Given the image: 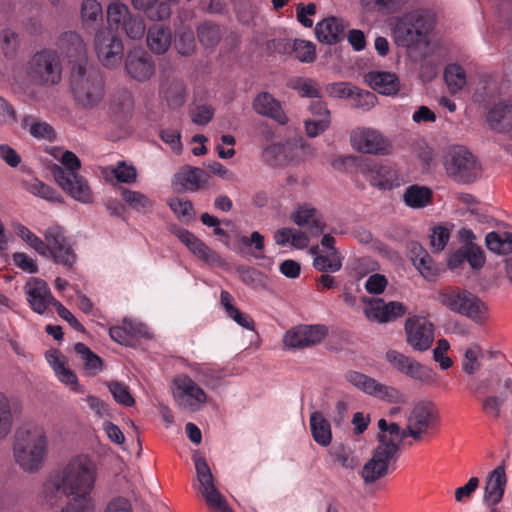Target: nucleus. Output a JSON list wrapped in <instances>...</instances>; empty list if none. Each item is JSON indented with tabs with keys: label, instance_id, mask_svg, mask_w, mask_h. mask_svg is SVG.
Instances as JSON below:
<instances>
[{
	"label": "nucleus",
	"instance_id": "1",
	"mask_svg": "<svg viewBox=\"0 0 512 512\" xmlns=\"http://www.w3.org/2000/svg\"><path fill=\"white\" fill-rule=\"evenodd\" d=\"M97 464L85 454L69 459L43 485V496L54 505L63 495L71 497L61 512H94L91 493L97 480Z\"/></svg>",
	"mask_w": 512,
	"mask_h": 512
},
{
	"label": "nucleus",
	"instance_id": "2",
	"mask_svg": "<svg viewBox=\"0 0 512 512\" xmlns=\"http://www.w3.org/2000/svg\"><path fill=\"white\" fill-rule=\"evenodd\" d=\"M49 440L45 427L29 422L18 427L13 436L15 463L25 472H37L47 459Z\"/></svg>",
	"mask_w": 512,
	"mask_h": 512
},
{
	"label": "nucleus",
	"instance_id": "3",
	"mask_svg": "<svg viewBox=\"0 0 512 512\" xmlns=\"http://www.w3.org/2000/svg\"><path fill=\"white\" fill-rule=\"evenodd\" d=\"M434 21L431 14L422 9L408 11L396 18L393 37L398 46L405 48L426 47Z\"/></svg>",
	"mask_w": 512,
	"mask_h": 512
},
{
	"label": "nucleus",
	"instance_id": "4",
	"mask_svg": "<svg viewBox=\"0 0 512 512\" xmlns=\"http://www.w3.org/2000/svg\"><path fill=\"white\" fill-rule=\"evenodd\" d=\"M70 85L75 100L83 107L97 105L104 94L102 77L87 64L72 68Z\"/></svg>",
	"mask_w": 512,
	"mask_h": 512
},
{
	"label": "nucleus",
	"instance_id": "5",
	"mask_svg": "<svg viewBox=\"0 0 512 512\" xmlns=\"http://www.w3.org/2000/svg\"><path fill=\"white\" fill-rule=\"evenodd\" d=\"M439 301L452 312L463 315L475 323H483L488 317L486 304L467 290L450 289L439 294Z\"/></svg>",
	"mask_w": 512,
	"mask_h": 512
},
{
	"label": "nucleus",
	"instance_id": "6",
	"mask_svg": "<svg viewBox=\"0 0 512 512\" xmlns=\"http://www.w3.org/2000/svg\"><path fill=\"white\" fill-rule=\"evenodd\" d=\"M26 74L38 86L50 87L58 84L62 76L58 54L46 49L35 53L27 63Z\"/></svg>",
	"mask_w": 512,
	"mask_h": 512
},
{
	"label": "nucleus",
	"instance_id": "7",
	"mask_svg": "<svg viewBox=\"0 0 512 512\" xmlns=\"http://www.w3.org/2000/svg\"><path fill=\"white\" fill-rule=\"evenodd\" d=\"M171 393L175 405L182 411H200L209 400L208 394L190 376L179 374L171 383Z\"/></svg>",
	"mask_w": 512,
	"mask_h": 512
},
{
	"label": "nucleus",
	"instance_id": "8",
	"mask_svg": "<svg viewBox=\"0 0 512 512\" xmlns=\"http://www.w3.org/2000/svg\"><path fill=\"white\" fill-rule=\"evenodd\" d=\"M443 165L448 176L461 183L472 182L480 174L475 157L463 146L449 147L444 153Z\"/></svg>",
	"mask_w": 512,
	"mask_h": 512
},
{
	"label": "nucleus",
	"instance_id": "9",
	"mask_svg": "<svg viewBox=\"0 0 512 512\" xmlns=\"http://www.w3.org/2000/svg\"><path fill=\"white\" fill-rule=\"evenodd\" d=\"M107 22L111 29L123 32L131 40H141L146 26L143 19L131 13L129 7L120 2L108 5Z\"/></svg>",
	"mask_w": 512,
	"mask_h": 512
},
{
	"label": "nucleus",
	"instance_id": "10",
	"mask_svg": "<svg viewBox=\"0 0 512 512\" xmlns=\"http://www.w3.org/2000/svg\"><path fill=\"white\" fill-rule=\"evenodd\" d=\"M193 461L199 482V492L209 508L213 512H232L225 497L215 487L214 478L206 459L196 452L193 455Z\"/></svg>",
	"mask_w": 512,
	"mask_h": 512
},
{
	"label": "nucleus",
	"instance_id": "11",
	"mask_svg": "<svg viewBox=\"0 0 512 512\" xmlns=\"http://www.w3.org/2000/svg\"><path fill=\"white\" fill-rule=\"evenodd\" d=\"M345 379L363 393L393 404L407 403V397L396 387L383 384L357 371H349Z\"/></svg>",
	"mask_w": 512,
	"mask_h": 512
},
{
	"label": "nucleus",
	"instance_id": "12",
	"mask_svg": "<svg viewBox=\"0 0 512 512\" xmlns=\"http://www.w3.org/2000/svg\"><path fill=\"white\" fill-rule=\"evenodd\" d=\"M385 358L393 369L413 381L425 386H431L436 382V373L433 369L413 357L390 349L386 352Z\"/></svg>",
	"mask_w": 512,
	"mask_h": 512
},
{
	"label": "nucleus",
	"instance_id": "13",
	"mask_svg": "<svg viewBox=\"0 0 512 512\" xmlns=\"http://www.w3.org/2000/svg\"><path fill=\"white\" fill-rule=\"evenodd\" d=\"M350 143L354 150L363 154L390 155L392 142L379 130L371 127H357L351 131Z\"/></svg>",
	"mask_w": 512,
	"mask_h": 512
},
{
	"label": "nucleus",
	"instance_id": "14",
	"mask_svg": "<svg viewBox=\"0 0 512 512\" xmlns=\"http://www.w3.org/2000/svg\"><path fill=\"white\" fill-rule=\"evenodd\" d=\"M398 454L395 453L393 445H377L372 453V457L364 464L361 477L366 484H373L379 479L388 475L390 467H392Z\"/></svg>",
	"mask_w": 512,
	"mask_h": 512
},
{
	"label": "nucleus",
	"instance_id": "15",
	"mask_svg": "<svg viewBox=\"0 0 512 512\" xmlns=\"http://www.w3.org/2000/svg\"><path fill=\"white\" fill-rule=\"evenodd\" d=\"M52 173L57 184L72 199L82 204H91L93 202V192L89 183L78 172L65 171L63 167L55 165Z\"/></svg>",
	"mask_w": 512,
	"mask_h": 512
},
{
	"label": "nucleus",
	"instance_id": "16",
	"mask_svg": "<svg viewBox=\"0 0 512 512\" xmlns=\"http://www.w3.org/2000/svg\"><path fill=\"white\" fill-rule=\"evenodd\" d=\"M488 386L494 394L483 400V409L486 413L498 417L502 406L508 398H512V377L496 370L491 373Z\"/></svg>",
	"mask_w": 512,
	"mask_h": 512
},
{
	"label": "nucleus",
	"instance_id": "17",
	"mask_svg": "<svg viewBox=\"0 0 512 512\" xmlns=\"http://www.w3.org/2000/svg\"><path fill=\"white\" fill-rule=\"evenodd\" d=\"M435 420L434 405L429 401H419L406 416V432L413 440L419 441L433 426Z\"/></svg>",
	"mask_w": 512,
	"mask_h": 512
},
{
	"label": "nucleus",
	"instance_id": "18",
	"mask_svg": "<svg viewBox=\"0 0 512 512\" xmlns=\"http://www.w3.org/2000/svg\"><path fill=\"white\" fill-rule=\"evenodd\" d=\"M327 335L328 328L323 324L298 325L284 334L283 343L289 349H305L318 345Z\"/></svg>",
	"mask_w": 512,
	"mask_h": 512
},
{
	"label": "nucleus",
	"instance_id": "19",
	"mask_svg": "<svg viewBox=\"0 0 512 512\" xmlns=\"http://www.w3.org/2000/svg\"><path fill=\"white\" fill-rule=\"evenodd\" d=\"M94 47L101 64L106 68H115L123 58L124 46L122 40L105 30L97 31Z\"/></svg>",
	"mask_w": 512,
	"mask_h": 512
},
{
	"label": "nucleus",
	"instance_id": "20",
	"mask_svg": "<svg viewBox=\"0 0 512 512\" xmlns=\"http://www.w3.org/2000/svg\"><path fill=\"white\" fill-rule=\"evenodd\" d=\"M44 238L47 250L41 253L42 256L50 255L57 263L69 267L73 265L76 256L61 227L57 225L49 227L44 233Z\"/></svg>",
	"mask_w": 512,
	"mask_h": 512
},
{
	"label": "nucleus",
	"instance_id": "21",
	"mask_svg": "<svg viewBox=\"0 0 512 512\" xmlns=\"http://www.w3.org/2000/svg\"><path fill=\"white\" fill-rule=\"evenodd\" d=\"M406 341L415 351L428 350L434 341V326L425 317L412 316L405 322Z\"/></svg>",
	"mask_w": 512,
	"mask_h": 512
},
{
	"label": "nucleus",
	"instance_id": "22",
	"mask_svg": "<svg viewBox=\"0 0 512 512\" xmlns=\"http://www.w3.org/2000/svg\"><path fill=\"white\" fill-rule=\"evenodd\" d=\"M124 69L130 78L138 82L148 81L155 74L151 56L141 48H133L127 52Z\"/></svg>",
	"mask_w": 512,
	"mask_h": 512
},
{
	"label": "nucleus",
	"instance_id": "23",
	"mask_svg": "<svg viewBox=\"0 0 512 512\" xmlns=\"http://www.w3.org/2000/svg\"><path fill=\"white\" fill-rule=\"evenodd\" d=\"M24 291L31 309L38 314H44L50 305L55 307V302H59L52 296L47 283L39 278H30Z\"/></svg>",
	"mask_w": 512,
	"mask_h": 512
},
{
	"label": "nucleus",
	"instance_id": "24",
	"mask_svg": "<svg viewBox=\"0 0 512 512\" xmlns=\"http://www.w3.org/2000/svg\"><path fill=\"white\" fill-rule=\"evenodd\" d=\"M361 172L372 186L381 190H391L400 185L398 173L390 165L368 162L361 167Z\"/></svg>",
	"mask_w": 512,
	"mask_h": 512
},
{
	"label": "nucleus",
	"instance_id": "25",
	"mask_svg": "<svg viewBox=\"0 0 512 512\" xmlns=\"http://www.w3.org/2000/svg\"><path fill=\"white\" fill-rule=\"evenodd\" d=\"M209 180L210 176L201 168L186 165L174 175L172 184L178 190L196 192L206 187Z\"/></svg>",
	"mask_w": 512,
	"mask_h": 512
},
{
	"label": "nucleus",
	"instance_id": "26",
	"mask_svg": "<svg viewBox=\"0 0 512 512\" xmlns=\"http://www.w3.org/2000/svg\"><path fill=\"white\" fill-rule=\"evenodd\" d=\"M58 48L63 56L70 63H75L73 67L80 64H87V49L83 39L76 32H65L58 39Z\"/></svg>",
	"mask_w": 512,
	"mask_h": 512
},
{
	"label": "nucleus",
	"instance_id": "27",
	"mask_svg": "<svg viewBox=\"0 0 512 512\" xmlns=\"http://www.w3.org/2000/svg\"><path fill=\"white\" fill-rule=\"evenodd\" d=\"M109 335L113 341L121 345H129L135 337L150 338L152 336L146 324L127 317L123 319L121 325L111 327Z\"/></svg>",
	"mask_w": 512,
	"mask_h": 512
},
{
	"label": "nucleus",
	"instance_id": "28",
	"mask_svg": "<svg viewBox=\"0 0 512 512\" xmlns=\"http://www.w3.org/2000/svg\"><path fill=\"white\" fill-rule=\"evenodd\" d=\"M507 477L504 465H499L489 473L483 494V503L486 506H496L504 496Z\"/></svg>",
	"mask_w": 512,
	"mask_h": 512
},
{
	"label": "nucleus",
	"instance_id": "29",
	"mask_svg": "<svg viewBox=\"0 0 512 512\" xmlns=\"http://www.w3.org/2000/svg\"><path fill=\"white\" fill-rule=\"evenodd\" d=\"M486 121L490 129L505 133L512 129V105L508 101L494 104L487 112Z\"/></svg>",
	"mask_w": 512,
	"mask_h": 512
},
{
	"label": "nucleus",
	"instance_id": "30",
	"mask_svg": "<svg viewBox=\"0 0 512 512\" xmlns=\"http://www.w3.org/2000/svg\"><path fill=\"white\" fill-rule=\"evenodd\" d=\"M253 108L256 113L269 117L281 125L288 122V117L283 112L280 102L268 92H261L255 97Z\"/></svg>",
	"mask_w": 512,
	"mask_h": 512
},
{
	"label": "nucleus",
	"instance_id": "31",
	"mask_svg": "<svg viewBox=\"0 0 512 512\" xmlns=\"http://www.w3.org/2000/svg\"><path fill=\"white\" fill-rule=\"evenodd\" d=\"M146 43L153 54H165L172 43L170 28L161 24L151 25L147 30Z\"/></svg>",
	"mask_w": 512,
	"mask_h": 512
},
{
	"label": "nucleus",
	"instance_id": "32",
	"mask_svg": "<svg viewBox=\"0 0 512 512\" xmlns=\"http://www.w3.org/2000/svg\"><path fill=\"white\" fill-rule=\"evenodd\" d=\"M345 28L346 25L342 20L330 17L317 23L315 34L320 42L333 45L343 38Z\"/></svg>",
	"mask_w": 512,
	"mask_h": 512
},
{
	"label": "nucleus",
	"instance_id": "33",
	"mask_svg": "<svg viewBox=\"0 0 512 512\" xmlns=\"http://www.w3.org/2000/svg\"><path fill=\"white\" fill-rule=\"evenodd\" d=\"M483 358L484 350L478 343H470L463 349L461 369L470 380H474L476 374L482 369Z\"/></svg>",
	"mask_w": 512,
	"mask_h": 512
},
{
	"label": "nucleus",
	"instance_id": "34",
	"mask_svg": "<svg viewBox=\"0 0 512 512\" xmlns=\"http://www.w3.org/2000/svg\"><path fill=\"white\" fill-rule=\"evenodd\" d=\"M370 87L383 95H395L400 89L397 76L390 72H370L366 75Z\"/></svg>",
	"mask_w": 512,
	"mask_h": 512
},
{
	"label": "nucleus",
	"instance_id": "35",
	"mask_svg": "<svg viewBox=\"0 0 512 512\" xmlns=\"http://www.w3.org/2000/svg\"><path fill=\"white\" fill-rule=\"evenodd\" d=\"M291 220L298 226H306L312 236L324 231V224L316 218V210L310 205H299L291 214Z\"/></svg>",
	"mask_w": 512,
	"mask_h": 512
},
{
	"label": "nucleus",
	"instance_id": "36",
	"mask_svg": "<svg viewBox=\"0 0 512 512\" xmlns=\"http://www.w3.org/2000/svg\"><path fill=\"white\" fill-rule=\"evenodd\" d=\"M379 444L378 445H393L395 446V453L398 454L402 441L410 437L406 432V426L402 428L399 424L392 422L388 423L385 419L378 421Z\"/></svg>",
	"mask_w": 512,
	"mask_h": 512
},
{
	"label": "nucleus",
	"instance_id": "37",
	"mask_svg": "<svg viewBox=\"0 0 512 512\" xmlns=\"http://www.w3.org/2000/svg\"><path fill=\"white\" fill-rule=\"evenodd\" d=\"M176 235L179 240L200 260L207 263H214L218 260L217 254L188 230L179 229L176 232Z\"/></svg>",
	"mask_w": 512,
	"mask_h": 512
},
{
	"label": "nucleus",
	"instance_id": "38",
	"mask_svg": "<svg viewBox=\"0 0 512 512\" xmlns=\"http://www.w3.org/2000/svg\"><path fill=\"white\" fill-rule=\"evenodd\" d=\"M135 10L145 14L151 21H164L171 15L168 3L160 0H131Z\"/></svg>",
	"mask_w": 512,
	"mask_h": 512
},
{
	"label": "nucleus",
	"instance_id": "39",
	"mask_svg": "<svg viewBox=\"0 0 512 512\" xmlns=\"http://www.w3.org/2000/svg\"><path fill=\"white\" fill-rule=\"evenodd\" d=\"M313 440L322 447H327L332 442V430L330 422L321 412L311 413L309 420Z\"/></svg>",
	"mask_w": 512,
	"mask_h": 512
},
{
	"label": "nucleus",
	"instance_id": "40",
	"mask_svg": "<svg viewBox=\"0 0 512 512\" xmlns=\"http://www.w3.org/2000/svg\"><path fill=\"white\" fill-rule=\"evenodd\" d=\"M432 190L426 186L410 185L402 196L404 204L411 209H422L432 202Z\"/></svg>",
	"mask_w": 512,
	"mask_h": 512
},
{
	"label": "nucleus",
	"instance_id": "41",
	"mask_svg": "<svg viewBox=\"0 0 512 512\" xmlns=\"http://www.w3.org/2000/svg\"><path fill=\"white\" fill-rule=\"evenodd\" d=\"M274 241L279 246L290 244L295 249H304L309 244L308 235L295 228H281L274 233Z\"/></svg>",
	"mask_w": 512,
	"mask_h": 512
},
{
	"label": "nucleus",
	"instance_id": "42",
	"mask_svg": "<svg viewBox=\"0 0 512 512\" xmlns=\"http://www.w3.org/2000/svg\"><path fill=\"white\" fill-rule=\"evenodd\" d=\"M120 195L129 208L139 213L149 212L154 204L150 197L140 191L121 188Z\"/></svg>",
	"mask_w": 512,
	"mask_h": 512
},
{
	"label": "nucleus",
	"instance_id": "43",
	"mask_svg": "<svg viewBox=\"0 0 512 512\" xmlns=\"http://www.w3.org/2000/svg\"><path fill=\"white\" fill-rule=\"evenodd\" d=\"M487 248L499 255L512 253V233L507 231H492L485 237Z\"/></svg>",
	"mask_w": 512,
	"mask_h": 512
},
{
	"label": "nucleus",
	"instance_id": "44",
	"mask_svg": "<svg viewBox=\"0 0 512 512\" xmlns=\"http://www.w3.org/2000/svg\"><path fill=\"white\" fill-rule=\"evenodd\" d=\"M412 261L419 273L428 280H433L439 273L438 267L434 264L431 256L421 247H414L412 250Z\"/></svg>",
	"mask_w": 512,
	"mask_h": 512
},
{
	"label": "nucleus",
	"instance_id": "45",
	"mask_svg": "<svg viewBox=\"0 0 512 512\" xmlns=\"http://www.w3.org/2000/svg\"><path fill=\"white\" fill-rule=\"evenodd\" d=\"M328 454L334 463H337L347 470H353L359 464V460L355 456L353 450L343 443H338L331 447L328 450Z\"/></svg>",
	"mask_w": 512,
	"mask_h": 512
},
{
	"label": "nucleus",
	"instance_id": "46",
	"mask_svg": "<svg viewBox=\"0 0 512 512\" xmlns=\"http://www.w3.org/2000/svg\"><path fill=\"white\" fill-rule=\"evenodd\" d=\"M20 37L18 33L10 27L0 30V50L6 59H15L20 50Z\"/></svg>",
	"mask_w": 512,
	"mask_h": 512
},
{
	"label": "nucleus",
	"instance_id": "47",
	"mask_svg": "<svg viewBox=\"0 0 512 512\" xmlns=\"http://www.w3.org/2000/svg\"><path fill=\"white\" fill-rule=\"evenodd\" d=\"M409 0H360L366 13H395L404 7Z\"/></svg>",
	"mask_w": 512,
	"mask_h": 512
},
{
	"label": "nucleus",
	"instance_id": "48",
	"mask_svg": "<svg viewBox=\"0 0 512 512\" xmlns=\"http://www.w3.org/2000/svg\"><path fill=\"white\" fill-rule=\"evenodd\" d=\"M161 92L169 106L173 108L181 107L185 102L186 88L182 81L173 80L164 83Z\"/></svg>",
	"mask_w": 512,
	"mask_h": 512
},
{
	"label": "nucleus",
	"instance_id": "49",
	"mask_svg": "<svg viewBox=\"0 0 512 512\" xmlns=\"http://www.w3.org/2000/svg\"><path fill=\"white\" fill-rule=\"evenodd\" d=\"M445 82L452 93H457L466 85V73L458 64L448 65L444 71Z\"/></svg>",
	"mask_w": 512,
	"mask_h": 512
},
{
	"label": "nucleus",
	"instance_id": "50",
	"mask_svg": "<svg viewBox=\"0 0 512 512\" xmlns=\"http://www.w3.org/2000/svg\"><path fill=\"white\" fill-rule=\"evenodd\" d=\"M313 266L320 272L335 273L342 267V257L338 251L328 252L326 255H317L314 257Z\"/></svg>",
	"mask_w": 512,
	"mask_h": 512
},
{
	"label": "nucleus",
	"instance_id": "51",
	"mask_svg": "<svg viewBox=\"0 0 512 512\" xmlns=\"http://www.w3.org/2000/svg\"><path fill=\"white\" fill-rule=\"evenodd\" d=\"M75 352L80 356L85 369L92 375L97 374L102 369V360L94 354L89 347L83 343H77L74 347Z\"/></svg>",
	"mask_w": 512,
	"mask_h": 512
},
{
	"label": "nucleus",
	"instance_id": "52",
	"mask_svg": "<svg viewBox=\"0 0 512 512\" xmlns=\"http://www.w3.org/2000/svg\"><path fill=\"white\" fill-rule=\"evenodd\" d=\"M26 189L34 196L41 197L48 201L59 203L63 201V198L59 192L38 179H34L27 183Z\"/></svg>",
	"mask_w": 512,
	"mask_h": 512
},
{
	"label": "nucleus",
	"instance_id": "53",
	"mask_svg": "<svg viewBox=\"0 0 512 512\" xmlns=\"http://www.w3.org/2000/svg\"><path fill=\"white\" fill-rule=\"evenodd\" d=\"M12 425L11 400L3 393H0V440L10 433Z\"/></svg>",
	"mask_w": 512,
	"mask_h": 512
},
{
	"label": "nucleus",
	"instance_id": "54",
	"mask_svg": "<svg viewBox=\"0 0 512 512\" xmlns=\"http://www.w3.org/2000/svg\"><path fill=\"white\" fill-rule=\"evenodd\" d=\"M290 48L300 62L311 63L316 58V47L311 41L295 39Z\"/></svg>",
	"mask_w": 512,
	"mask_h": 512
},
{
	"label": "nucleus",
	"instance_id": "55",
	"mask_svg": "<svg viewBox=\"0 0 512 512\" xmlns=\"http://www.w3.org/2000/svg\"><path fill=\"white\" fill-rule=\"evenodd\" d=\"M13 227L17 236H19L26 244H28L40 255L47 250L44 241L35 235L29 228L19 223L14 224Z\"/></svg>",
	"mask_w": 512,
	"mask_h": 512
},
{
	"label": "nucleus",
	"instance_id": "56",
	"mask_svg": "<svg viewBox=\"0 0 512 512\" xmlns=\"http://www.w3.org/2000/svg\"><path fill=\"white\" fill-rule=\"evenodd\" d=\"M107 387L117 403L126 407L134 405L135 400L126 384L118 381H111L107 384Z\"/></svg>",
	"mask_w": 512,
	"mask_h": 512
},
{
	"label": "nucleus",
	"instance_id": "57",
	"mask_svg": "<svg viewBox=\"0 0 512 512\" xmlns=\"http://www.w3.org/2000/svg\"><path fill=\"white\" fill-rule=\"evenodd\" d=\"M292 89L296 90L300 96L309 98H319L320 91L315 81L309 78L298 77L290 81Z\"/></svg>",
	"mask_w": 512,
	"mask_h": 512
},
{
	"label": "nucleus",
	"instance_id": "58",
	"mask_svg": "<svg viewBox=\"0 0 512 512\" xmlns=\"http://www.w3.org/2000/svg\"><path fill=\"white\" fill-rule=\"evenodd\" d=\"M51 155L65 167V171L78 172L81 168L79 158L71 151L63 150L62 148H53Z\"/></svg>",
	"mask_w": 512,
	"mask_h": 512
},
{
	"label": "nucleus",
	"instance_id": "59",
	"mask_svg": "<svg viewBox=\"0 0 512 512\" xmlns=\"http://www.w3.org/2000/svg\"><path fill=\"white\" fill-rule=\"evenodd\" d=\"M111 173L120 183L131 184L137 178V170L132 164L125 161H119L111 168Z\"/></svg>",
	"mask_w": 512,
	"mask_h": 512
},
{
	"label": "nucleus",
	"instance_id": "60",
	"mask_svg": "<svg viewBox=\"0 0 512 512\" xmlns=\"http://www.w3.org/2000/svg\"><path fill=\"white\" fill-rule=\"evenodd\" d=\"M102 16V7L97 0H83L81 4V19L83 23H94Z\"/></svg>",
	"mask_w": 512,
	"mask_h": 512
},
{
	"label": "nucleus",
	"instance_id": "61",
	"mask_svg": "<svg viewBox=\"0 0 512 512\" xmlns=\"http://www.w3.org/2000/svg\"><path fill=\"white\" fill-rule=\"evenodd\" d=\"M450 344L446 339H439L436 347L433 349V359L437 362L441 369L447 370L452 367V359L446 355L449 350Z\"/></svg>",
	"mask_w": 512,
	"mask_h": 512
},
{
	"label": "nucleus",
	"instance_id": "62",
	"mask_svg": "<svg viewBox=\"0 0 512 512\" xmlns=\"http://www.w3.org/2000/svg\"><path fill=\"white\" fill-rule=\"evenodd\" d=\"M450 239V231L443 225L436 226L432 229L430 235V245L434 252H441L446 247Z\"/></svg>",
	"mask_w": 512,
	"mask_h": 512
},
{
	"label": "nucleus",
	"instance_id": "63",
	"mask_svg": "<svg viewBox=\"0 0 512 512\" xmlns=\"http://www.w3.org/2000/svg\"><path fill=\"white\" fill-rule=\"evenodd\" d=\"M385 302L380 299H372L367 303L365 308V315L371 321L379 323L387 322V316L385 315Z\"/></svg>",
	"mask_w": 512,
	"mask_h": 512
},
{
	"label": "nucleus",
	"instance_id": "64",
	"mask_svg": "<svg viewBox=\"0 0 512 512\" xmlns=\"http://www.w3.org/2000/svg\"><path fill=\"white\" fill-rule=\"evenodd\" d=\"M198 37L203 45L207 47L213 46L220 39L219 27L210 23L202 24L198 28Z\"/></svg>",
	"mask_w": 512,
	"mask_h": 512
}]
</instances>
